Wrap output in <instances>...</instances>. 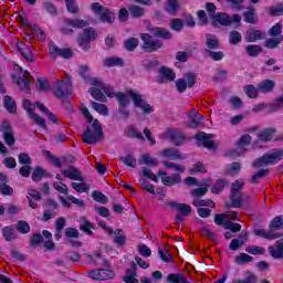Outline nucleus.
I'll return each mask as SVG.
<instances>
[{"instance_id": "obj_39", "label": "nucleus", "mask_w": 283, "mask_h": 283, "mask_svg": "<svg viewBox=\"0 0 283 283\" xmlns=\"http://www.w3.org/2000/svg\"><path fill=\"white\" fill-rule=\"evenodd\" d=\"M243 20L245 21V23H258V20H255V8H248V10L243 13Z\"/></svg>"}, {"instance_id": "obj_53", "label": "nucleus", "mask_w": 283, "mask_h": 283, "mask_svg": "<svg viewBox=\"0 0 283 283\" xmlns=\"http://www.w3.org/2000/svg\"><path fill=\"white\" fill-rule=\"evenodd\" d=\"M35 87L39 92H50V90H52L48 80H43V78L36 80Z\"/></svg>"}, {"instance_id": "obj_58", "label": "nucleus", "mask_w": 283, "mask_h": 283, "mask_svg": "<svg viewBox=\"0 0 283 283\" xmlns=\"http://www.w3.org/2000/svg\"><path fill=\"white\" fill-rule=\"evenodd\" d=\"M115 97L117 98L119 107H127L129 105V97L125 95L123 92L115 93Z\"/></svg>"}, {"instance_id": "obj_40", "label": "nucleus", "mask_w": 283, "mask_h": 283, "mask_svg": "<svg viewBox=\"0 0 283 283\" xmlns=\"http://www.w3.org/2000/svg\"><path fill=\"white\" fill-rule=\"evenodd\" d=\"M91 106L95 109V112H97V114H101L102 116H109V108H107V105L91 102Z\"/></svg>"}, {"instance_id": "obj_24", "label": "nucleus", "mask_w": 283, "mask_h": 283, "mask_svg": "<svg viewBox=\"0 0 283 283\" xmlns=\"http://www.w3.org/2000/svg\"><path fill=\"white\" fill-rule=\"evenodd\" d=\"M105 67H123L125 65V61L123 57L118 56H109L104 60Z\"/></svg>"}, {"instance_id": "obj_18", "label": "nucleus", "mask_w": 283, "mask_h": 283, "mask_svg": "<svg viewBox=\"0 0 283 283\" xmlns=\"http://www.w3.org/2000/svg\"><path fill=\"white\" fill-rule=\"evenodd\" d=\"M161 156H164V158H169L170 160H185V158H187L182 155V153H180L179 149L174 147L165 148Z\"/></svg>"}, {"instance_id": "obj_11", "label": "nucleus", "mask_w": 283, "mask_h": 283, "mask_svg": "<svg viewBox=\"0 0 283 283\" xmlns=\"http://www.w3.org/2000/svg\"><path fill=\"white\" fill-rule=\"evenodd\" d=\"M216 135L213 134H207L205 132H199L195 135V139L199 143H202V147L206 149H217L218 146H216V142L211 140V138H214Z\"/></svg>"}, {"instance_id": "obj_60", "label": "nucleus", "mask_w": 283, "mask_h": 283, "mask_svg": "<svg viewBox=\"0 0 283 283\" xmlns=\"http://www.w3.org/2000/svg\"><path fill=\"white\" fill-rule=\"evenodd\" d=\"M31 120L35 123V125H39V127H42V129H48V125L45 124V118L40 117L39 114L32 113L30 115Z\"/></svg>"}, {"instance_id": "obj_52", "label": "nucleus", "mask_w": 283, "mask_h": 283, "mask_svg": "<svg viewBox=\"0 0 283 283\" xmlns=\"http://www.w3.org/2000/svg\"><path fill=\"white\" fill-rule=\"evenodd\" d=\"M192 205L193 207H211L212 209L216 208V203L211 199H193Z\"/></svg>"}, {"instance_id": "obj_49", "label": "nucleus", "mask_w": 283, "mask_h": 283, "mask_svg": "<svg viewBox=\"0 0 283 283\" xmlns=\"http://www.w3.org/2000/svg\"><path fill=\"white\" fill-rule=\"evenodd\" d=\"M116 273L108 269H99V282H105V280H114Z\"/></svg>"}, {"instance_id": "obj_15", "label": "nucleus", "mask_w": 283, "mask_h": 283, "mask_svg": "<svg viewBox=\"0 0 283 283\" xmlns=\"http://www.w3.org/2000/svg\"><path fill=\"white\" fill-rule=\"evenodd\" d=\"M167 207H170V209H175V211H178L180 216H191V206L187 203H178L176 201H168L166 202Z\"/></svg>"}, {"instance_id": "obj_41", "label": "nucleus", "mask_w": 283, "mask_h": 283, "mask_svg": "<svg viewBox=\"0 0 283 283\" xmlns=\"http://www.w3.org/2000/svg\"><path fill=\"white\" fill-rule=\"evenodd\" d=\"M17 85L20 87L21 92H24V94H30V78H28L25 75L17 81Z\"/></svg>"}, {"instance_id": "obj_20", "label": "nucleus", "mask_w": 283, "mask_h": 283, "mask_svg": "<svg viewBox=\"0 0 283 283\" xmlns=\"http://www.w3.org/2000/svg\"><path fill=\"white\" fill-rule=\"evenodd\" d=\"M161 182L165 187H176V185H180L182 182V177L180 174H172L171 176L161 177Z\"/></svg>"}, {"instance_id": "obj_30", "label": "nucleus", "mask_w": 283, "mask_h": 283, "mask_svg": "<svg viewBox=\"0 0 283 283\" xmlns=\"http://www.w3.org/2000/svg\"><path fill=\"white\" fill-rule=\"evenodd\" d=\"M128 12L133 19H140L142 17H145V8L137 4H132L128 8Z\"/></svg>"}, {"instance_id": "obj_8", "label": "nucleus", "mask_w": 283, "mask_h": 283, "mask_svg": "<svg viewBox=\"0 0 283 283\" xmlns=\"http://www.w3.org/2000/svg\"><path fill=\"white\" fill-rule=\"evenodd\" d=\"M127 94L130 96L134 107L143 109V114H151V112H154V107L143 99V95L134 92L133 90L127 91Z\"/></svg>"}, {"instance_id": "obj_2", "label": "nucleus", "mask_w": 283, "mask_h": 283, "mask_svg": "<svg viewBox=\"0 0 283 283\" xmlns=\"http://www.w3.org/2000/svg\"><path fill=\"white\" fill-rule=\"evenodd\" d=\"M283 158V150L282 149H273L269 154H264L263 156L256 158L252 163V167L260 169V167H269V165H277L280 160Z\"/></svg>"}, {"instance_id": "obj_61", "label": "nucleus", "mask_w": 283, "mask_h": 283, "mask_svg": "<svg viewBox=\"0 0 283 283\" xmlns=\"http://www.w3.org/2000/svg\"><path fill=\"white\" fill-rule=\"evenodd\" d=\"M237 264H248V262H253V256L247 253H240L235 256Z\"/></svg>"}, {"instance_id": "obj_13", "label": "nucleus", "mask_w": 283, "mask_h": 283, "mask_svg": "<svg viewBox=\"0 0 283 283\" xmlns=\"http://www.w3.org/2000/svg\"><path fill=\"white\" fill-rule=\"evenodd\" d=\"M165 136L174 143L175 147H180L186 138L185 135L176 128H167Z\"/></svg>"}, {"instance_id": "obj_5", "label": "nucleus", "mask_w": 283, "mask_h": 283, "mask_svg": "<svg viewBox=\"0 0 283 283\" xmlns=\"http://www.w3.org/2000/svg\"><path fill=\"white\" fill-rule=\"evenodd\" d=\"M56 90L53 92L55 98L61 99L62 103H70L67 96L72 94V82H65L64 80H57L55 82Z\"/></svg>"}, {"instance_id": "obj_19", "label": "nucleus", "mask_w": 283, "mask_h": 283, "mask_svg": "<svg viewBox=\"0 0 283 283\" xmlns=\"http://www.w3.org/2000/svg\"><path fill=\"white\" fill-rule=\"evenodd\" d=\"M78 74L81 78H83L85 83H90V85H96L98 83V78L90 76L88 65L80 66Z\"/></svg>"}, {"instance_id": "obj_38", "label": "nucleus", "mask_w": 283, "mask_h": 283, "mask_svg": "<svg viewBox=\"0 0 283 283\" xmlns=\"http://www.w3.org/2000/svg\"><path fill=\"white\" fill-rule=\"evenodd\" d=\"M65 25H72V28H87L90 25V22L81 19L72 20V19H65L64 20Z\"/></svg>"}, {"instance_id": "obj_47", "label": "nucleus", "mask_w": 283, "mask_h": 283, "mask_svg": "<svg viewBox=\"0 0 283 283\" xmlns=\"http://www.w3.org/2000/svg\"><path fill=\"white\" fill-rule=\"evenodd\" d=\"M178 1L177 0H167V4L165 7V10L168 11L169 14L172 17H176V13L178 12Z\"/></svg>"}, {"instance_id": "obj_62", "label": "nucleus", "mask_w": 283, "mask_h": 283, "mask_svg": "<svg viewBox=\"0 0 283 283\" xmlns=\"http://www.w3.org/2000/svg\"><path fill=\"white\" fill-rule=\"evenodd\" d=\"M244 93L249 98H258V88L254 85L244 86Z\"/></svg>"}, {"instance_id": "obj_10", "label": "nucleus", "mask_w": 283, "mask_h": 283, "mask_svg": "<svg viewBox=\"0 0 283 283\" xmlns=\"http://www.w3.org/2000/svg\"><path fill=\"white\" fill-rule=\"evenodd\" d=\"M49 54L51 59H59V56L62 59H72V56H74V51L71 49H61L54 44H50Z\"/></svg>"}, {"instance_id": "obj_21", "label": "nucleus", "mask_w": 283, "mask_h": 283, "mask_svg": "<svg viewBox=\"0 0 283 283\" xmlns=\"http://www.w3.org/2000/svg\"><path fill=\"white\" fill-rule=\"evenodd\" d=\"M268 251L274 260H283V242L276 241L275 247H269Z\"/></svg>"}, {"instance_id": "obj_6", "label": "nucleus", "mask_w": 283, "mask_h": 283, "mask_svg": "<svg viewBox=\"0 0 283 283\" xmlns=\"http://www.w3.org/2000/svg\"><path fill=\"white\" fill-rule=\"evenodd\" d=\"M140 39L144 43L143 44L144 52L151 53L163 48V42H160V40H154V38L148 33H142Z\"/></svg>"}, {"instance_id": "obj_23", "label": "nucleus", "mask_w": 283, "mask_h": 283, "mask_svg": "<svg viewBox=\"0 0 283 283\" xmlns=\"http://www.w3.org/2000/svg\"><path fill=\"white\" fill-rule=\"evenodd\" d=\"M253 233L258 238H264L265 240H277L279 238H282V234H275L271 229H269V231L264 229H254Z\"/></svg>"}, {"instance_id": "obj_42", "label": "nucleus", "mask_w": 283, "mask_h": 283, "mask_svg": "<svg viewBox=\"0 0 283 283\" xmlns=\"http://www.w3.org/2000/svg\"><path fill=\"white\" fill-rule=\"evenodd\" d=\"M90 94L95 101H98L99 103H105V101H107V97L103 92H101L99 88L91 87Z\"/></svg>"}, {"instance_id": "obj_17", "label": "nucleus", "mask_w": 283, "mask_h": 283, "mask_svg": "<svg viewBox=\"0 0 283 283\" xmlns=\"http://www.w3.org/2000/svg\"><path fill=\"white\" fill-rule=\"evenodd\" d=\"M211 21L213 28H218V25L229 27L233 23V20H231V17L227 13H217L216 15H212Z\"/></svg>"}, {"instance_id": "obj_36", "label": "nucleus", "mask_w": 283, "mask_h": 283, "mask_svg": "<svg viewBox=\"0 0 283 283\" xmlns=\"http://www.w3.org/2000/svg\"><path fill=\"white\" fill-rule=\"evenodd\" d=\"M42 154L43 156H45V158H48L49 163L54 165V167H57V169H61V167H63V164L61 163V158H57L54 155H52L50 150H43Z\"/></svg>"}, {"instance_id": "obj_27", "label": "nucleus", "mask_w": 283, "mask_h": 283, "mask_svg": "<svg viewBox=\"0 0 283 283\" xmlns=\"http://www.w3.org/2000/svg\"><path fill=\"white\" fill-rule=\"evenodd\" d=\"M275 128L270 127V128H265L263 129L259 135L258 138L259 140H261L262 143H269L271 140H273V136L275 135Z\"/></svg>"}, {"instance_id": "obj_37", "label": "nucleus", "mask_w": 283, "mask_h": 283, "mask_svg": "<svg viewBox=\"0 0 283 283\" xmlns=\"http://www.w3.org/2000/svg\"><path fill=\"white\" fill-rule=\"evenodd\" d=\"M270 231L273 233V231H280V229H283V216H276L269 224Z\"/></svg>"}, {"instance_id": "obj_9", "label": "nucleus", "mask_w": 283, "mask_h": 283, "mask_svg": "<svg viewBox=\"0 0 283 283\" xmlns=\"http://www.w3.org/2000/svg\"><path fill=\"white\" fill-rule=\"evenodd\" d=\"M186 78H179L177 80L176 83V87H177V92H179V94H182L184 92H187V85L188 87H193V85H196V74L195 73H187L186 74Z\"/></svg>"}, {"instance_id": "obj_3", "label": "nucleus", "mask_w": 283, "mask_h": 283, "mask_svg": "<svg viewBox=\"0 0 283 283\" xmlns=\"http://www.w3.org/2000/svg\"><path fill=\"white\" fill-rule=\"evenodd\" d=\"M91 10H93L94 14L99 17V21H102V23L112 24L114 21H116V13L98 2L92 3Z\"/></svg>"}, {"instance_id": "obj_55", "label": "nucleus", "mask_w": 283, "mask_h": 283, "mask_svg": "<svg viewBox=\"0 0 283 283\" xmlns=\"http://www.w3.org/2000/svg\"><path fill=\"white\" fill-rule=\"evenodd\" d=\"M120 163H124L126 167H132L133 169H136V157H134L132 154H128L125 157H119Z\"/></svg>"}, {"instance_id": "obj_29", "label": "nucleus", "mask_w": 283, "mask_h": 283, "mask_svg": "<svg viewBox=\"0 0 283 283\" xmlns=\"http://www.w3.org/2000/svg\"><path fill=\"white\" fill-rule=\"evenodd\" d=\"M80 220L82 223L80 224V231L86 233V235H94L92 229H94V224L90 222L85 217H81Z\"/></svg>"}, {"instance_id": "obj_4", "label": "nucleus", "mask_w": 283, "mask_h": 283, "mask_svg": "<svg viewBox=\"0 0 283 283\" xmlns=\"http://www.w3.org/2000/svg\"><path fill=\"white\" fill-rule=\"evenodd\" d=\"M96 36H98V34L96 33V30H94V28H86L83 30V33H80L77 36V43L80 45V48H82V50H84V52H90V50L92 49V41H96Z\"/></svg>"}, {"instance_id": "obj_45", "label": "nucleus", "mask_w": 283, "mask_h": 283, "mask_svg": "<svg viewBox=\"0 0 283 283\" xmlns=\"http://www.w3.org/2000/svg\"><path fill=\"white\" fill-rule=\"evenodd\" d=\"M169 27L175 32H181L182 28H185V20L180 18H175L170 21Z\"/></svg>"}, {"instance_id": "obj_63", "label": "nucleus", "mask_w": 283, "mask_h": 283, "mask_svg": "<svg viewBox=\"0 0 283 283\" xmlns=\"http://www.w3.org/2000/svg\"><path fill=\"white\" fill-rule=\"evenodd\" d=\"M137 251H138L139 255H142L143 258H151V249H149L145 244H139L137 247Z\"/></svg>"}, {"instance_id": "obj_34", "label": "nucleus", "mask_w": 283, "mask_h": 283, "mask_svg": "<svg viewBox=\"0 0 283 283\" xmlns=\"http://www.w3.org/2000/svg\"><path fill=\"white\" fill-rule=\"evenodd\" d=\"M264 50L262 49V46L258 45V44H250L248 46H245V52L248 54V56H260V54H262Z\"/></svg>"}, {"instance_id": "obj_35", "label": "nucleus", "mask_w": 283, "mask_h": 283, "mask_svg": "<svg viewBox=\"0 0 283 283\" xmlns=\"http://www.w3.org/2000/svg\"><path fill=\"white\" fill-rule=\"evenodd\" d=\"M190 123H185V127H189L190 129H198L200 125H202L203 117L200 114H196L193 117H190Z\"/></svg>"}, {"instance_id": "obj_59", "label": "nucleus", "mask_w": 283, "mask_h": 283, "mask_svg": "<svg viewBox=\"0 0 283 283\" xmlns=\"http://www.w3.org/2000/svg\"><path fill=\"white\" fill-rule=\"evenodd\" d=\"M249 145H251V135L249 134L242 135L237 142V146L241 149H244V147H249Z\"/></svg>"}, {"instance_id": "obj_48", "label": "nucleus", "mask_w": 283, "mask_h": 283, "mask_svg": "<svg viewBox=\"0 0 283 283\" xmlns=\"http://www.w3.org/2000/svg\"><path fill=\"white\" fill-rule=\"evenodd\" d=\"M206 56L212 59V61H222L224 59V53L222 51H211L209 49H205Z\"/></svg>"}, {"instance_id": "obj_51", "label": "nucleus", "mask_w": 283, "mask_h": 283, "mask_svg": "<svg viewBox=\"0 0 283 283\" xmlns=\"http://www.w3.org/2000/svg\"><path fill=\"white\" fill-rule=\"evenodd\" d=\"M124 48L127 52H134L138 48V39L129 38L124 41Z\"/></svg>"}, {"instance_id": "obj_44", "label": "nucleus", "mask_w": 283, "mask_h": 283, "mask_svg": "<svg viewBox=\"0 0 283 283\" xmlns=\"http://www.w3.org/2000/svg\"><path fill=\"white\" fill-rule=\"evenodd\" d=\"M242 193L231 192L230 202L233 209H240L242 207Z\"/></svg>"}, {"instance_id": "obj_31", "label": "nucleus", "mask_w": 283, "mask_h": 283, "mask_svg": "<svg viewBox=\"0 0 283 283\" xmlns=\"http://www.w3.org/2000/svg\"><path fill=\"white\" fill-rule=\"evenodd\" d=\"M167 283H187V276L182 273H170L166 277Z\"/></svg>"}, {"instance_id": "obj_32", "label": "nucleus", "mask_w": 283, "mask_h": 283, "mask_svg": "<svg viewBox=\"0 0 283 283\" xmlns=\"http://www.w3.org/2000/svg\"><path fill=\"white\" fill-rule=\"evenodd\" d=\"M4 108L9 114H17V102L12 98V96H4L3 99Z\"/></svg>"}, {"instance_id": "obj_64", "label": "nucleus", "mask_w": 283, "mask_h": 283, "mask_svg": "<svg viewBox=\"0 0 283 283\" xmlns=\"http://www.w3.org/2000/svg\"><path fill=\"white\" fill-rule=\"evenodd\" d=\"M255 282H258V276L253 273H250V275L243 280L233 281V283H255Z\"/></svg>"}, {"instance_id": "obj_1", "label": "nucleus", "mask_w": 283, "mask_h": 283, "mask_svg": "<svg viewBox=\"0 0 283 283\" xmlns=\"http://www.w3.org/2000/svg\"><path fill=\"white\" fill-rule=\"evenodd\" d=\"M82 140L86 145H96V143L105 140L103 125H101V122H98V119H94L92 125L86 127V130L82 135Z\"/></svg>"}, {"instance_id": "obj_7", "label": "nucleus", "mask_w": 283, "mask_h": 283, "mask_svg": "<svg viewBox=\"0 0 283 283\" xmlns=\"http://www.w3.org/2000/svg\"><path fill=\"white\" fill-rule=\"evenodd\" d=\"M140 39L144 43L143 44L144 52L151 53L163 48V42H160V40H154V38L148 33H142Z\"/></svg>"}, {"instance_id": "obj_26", "label": "nucleus", "mask_w": 283, "mask_h": 283, "mask_svg": "<svg viewBox=\"0 0 283 283\" xmlns=\"http://www.w3.org/2000/svg\"><path fill=\"white\" fill-rule=\"evenodd\" d=\"M206 46L207 50H218L220 48V40L211 33L206 34Z\"/></svg>"}, {"instance_id": "obj_43", "label": "nucleus", "mask_w": 283, "mask_h": 283, "mask_svg": "<svg viewBox=\"0 0 283 283\" xmlns=\"http://www.w3.org/2000/svg\"><path fill=\"white\" fill-rule=\"evenodd\" d=\"M270 170L269 169H261L256 174L252 175L250 182L252 185H258L262 178H266L269 176Z\"/></svg>"}, {"instance_id": "obj_28", "label": "nucleus", "mask_w": 283, "mask_h": 283, "mask_svg": "<svg viewBox=\"0 0 283 283\" xmlns=\"http://www.w3.org/2000/svg\"><path fill=\"white\" fill-rule=\"evenodd\" d=\"M275 88V82L272 80H264L263 82L258 84V91L266 94L272 92Z\"/></svg>"}, {"instance_id": "obj_25", "label": "nucleus", "mask_w": 283, "mask_h": 283, "mask_svg": "<svg viewBox=\"0 0 283 283\" xmlns=\"http://www.w3.org/2000/svg\"><path fill=\"white\" fill-rule=\"evenodd\" d=\"M264 35L260 30H248L245 34L247 43H255V41H262Z\"/></svg>"}, {"instance_id": "obj_16", "label": "nucleus", "mask_w": 283, "mask_h": 283, "mask_svg": "<svg viewBox=\"0 0 283 283\" xmlns=\"http://www.w3.org/2000/svg\"><path fill=\"white\" fill-rule=\"evenodd\" d=\"M150 34L155 36L156 39H164L165 41H169L172 39V34L169 32V30L160 27H150L148 28Z\"/></svg>"}, {"instance_id": "obj_54", "label": "nucleus", "mask_w": 283, "mask_h": 283, "mask_svg": "<svg viewBox=\"0 0 283 283\" xmlns=\"http://www.w3.org/2000/svg\"><path fill=\"white\" fill-rule=\"evenodd\" d=\"M280 43H282V39L270 38L265 40L264 48H268V50H276V48H280Z\"/></svg>"}, {"instance_id": "obj_56", "label": "nucleus", "mask_w": 283, "mask_h": 283, "mask_svg": "<svg viewBox=\"0 0 283 283\" xmlns=\"http://www.w3.org/2000/svg\"><path fill=\"white\" fill-rule=\"evenodd\" d=\"M15 229L19 233H22L23 235H25L30 231V223H28V221L20 220L15 224Z\"/></svg>"}, {"instance_id": "obj_12", "label": "nucleus", "mask_w": 283, "mask_h": 283, "mask_svg": "<svg viewBox=\"0 0 283 283\" xmlns=\"http://www.w3.org/2000/svg\"><path fill=\"white\" fill-rule=\"evenodd\" d=\"M61 171H62L63 176L65 178H69L70 180H77L78 182H85L83 172L74 166H69L67 169H62Z\"/></svg>"}, {"instance_id": "obj_46", "label": "nucleus", "mask_w": 283, "mask_h": 283, "mask_svg": "<svg viewBox=\"0 0 283 283\" xmlns=\"http://www.w3.org/2000/svg\"><path fill=\"white\" fill-rule=\"evenodd\" d=\"M126 136L128 138H137V140H145V137L143 136V133L140 130L136 129L134 126H129Z\"/></svg>"}, {"instance_id": "obj_22", "label": "nucleus", "mask_w": 283, "mask_h": 283, "mask_svg": "<svg viewBox=\"0 0 283 283\" xmlns=\"http://www.w3.org/2000/svg\"><path fill=\"white\" fill-rule=\"evenodd\" d=\"M50 172H48L43 167L36 166L31 175L32 181L33 182H41L43 178H50Z\"/></svg>"}, {"instance_id": "obj_33", "label": "nucleus", "mask_w": 283, "mask_h": 283, "mask_svg": "<svg viewBox=\"0 0 283 283\" xmlns=\"http://www.w3.org/2000/svg\"><path fill=\"white\" fill-rule=\"evenodd\" d=\"M139 165H147L148 167H158V159L153 158L149 154H144L139 159Z\"/></svg>"}, {"instance_id": "obj_14", "label": "nucleus", "mask_w": 283, "mask_h": 283, "mask_svg": "<svg viewBox=\"0 0 283 283\" xmlns=\"http://www.w3.org/2000/svg\"><path fill=\"white\" fill-rule=\"evenodd\" d=\"M159 74L160 77L157 78V83H159L160 85L169 83L171 81H176V73H174V71L167 66H161L159 69Z\"/></svg>"}, {"instance_id": "obj_50", "label": "nucleus", "mask_w": 283, "mask_h": 283, "mask_svg": "<svg viewBox=\"0 0 283 283\" xmlns=\"http://www.w3.org/2000/svg\"><path fill=\"white\" fill-rule=\"evenodd\" d=\"M92 198L95 202H99L101 205H107V202H109V198L98 190L92 192Z\"/></svg>"}, {"instance_id": "obj_57", "label": "nucleus", "mask_w": 283, "mask_h": 283, "mask_svg": "<svg viewBox=\"0 0 283 283\" xmlns=\"http://www.w3.org/2000/svg\"><path fill=\"white\" fill-rule=\"evenodd\" d=\"M137 272L134 270H126V275L123 277L126 283H139L138 279H136Z\"/></svg>"}]
</instances>
